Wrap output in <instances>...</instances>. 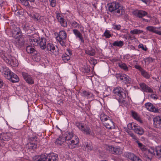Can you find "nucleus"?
<instances>
[{"label":"nucleus","mask_w":161,"mask_h":161,"mask_svg":"<svg viewBox=\"0 0 161 161\" xmlns=\"http://www.w3.org/2000/svg\"><path fill=\"white\" fill-rule=\"evenodd\" d=\"M108 10L111 12H113L114 14L118 16L123 14L125 13L123 7L120 6L119 3L115 2L109 4Z\"/></svg>","instance_id":"1"},{"label":"nucleus","mask_w":161,"mask_h":161,"mask_svg":"<svg viewBox=\"0 0 161 161\" xmlns=\"http://www.w3.org/2000/svg\"><path fill=\"white\" fill-rule=\"evenodd\" d=\"M63 137H64L65 143L67 144L69 148H71L79 142L78 138L75 136H74L71 133L66 134Z\"/></svg>","instance_id":"2"},{"label":"nucleus","mask_w":161,"mask_h":161,"mask_svg":"<svg viewBox=\"0 0 161 161\" xmlns=\"http://www.w3.org/2000/svg\"><path fill=\"white\" fill-rule=\"evenodd\" d=\"M127 127L129 129L133 130L135 133L139 135H142L144 132L142 128L134 123H129L127 125Z\"/></svg>","instance_id":"3"},{"label":"nucleus","mask_w":161,"mask_h":161,"mask_svg":"<svg viewBox=\"0 0 161 161\" xmlns=\"http://www.w3.org/2000/svg\"><path fill=\"white\" fill-rule=\"evenodd\" d=\"M76 126L84 134L86 135H91L92 134V131L89 127L86 124L82 123L76 124Z\"/></svg>","instance_id":"4"},{"label":"nucleus","mask_w":161,"mask_h":161,"mask_svg":"<svg viewBox=\"0 0 161 161\" xmlns=\"http://www.w3.org/2000/svg\"><path fill=\"white\" fill-rule=\"evenodd\" d=\"M113 92L116 95L118 96L120 99L125 98L126 94L123 89L119 87H117L114 89Z\"/></svg>","instance_id":"5"},{"label":"nucleus","mask_w":161,"mask_h":161,"mask_svg":"<svg viewBox=\"0 0 161 161\" xmlns=\"http://www.w3.org/2000/svg\"><path fill=\"white\" fill-rule=\"evenodd\" d=\"M147 151L149 153L153 155H155L156 158H158L161 156V147H156L154 150L152 148L148 150Z\"/></svg>","instance_id":"6"},{"label":"nucleus","mask_w":161,"mask_h":161,"mask_svg":"<svg viewBox=\"0 0 161 161\" xmlns=\"http://www.w3.org/2000/svg\"><path fill=\"white\" fill-rule=\"evenodd\" d=\"M40 39L39 36L37 34H34L29 39V42L31 45L36 46Z\"/></svg>","instance_id":"7"},{"label":"nucleus","mask_w":161,"mask_h":161,"mask_svg":"<svg viewBox=\"0 0 161 161\" xmlns=\"http://www.w3.org/2000/svg\"><path fill=\"white\" fill-rule=\"evenodd\" d=\"M22 75L28 84H32L34 83L33 79L31 76L29 75L27 73L23 72Z\"/></svg>","instance_id":"8"},{"label":"nucleus","mask_w":161,"mask_h":161,"mask_svg":"<svg viewBox=\"0 0 161 161\" xmlns=\"http://www.w3.org/2000/svg\"><path fill=\"white\" fill-rule=\"evenodd\" d=\"M46 48H47V50L49 53L55 55L57 54V52L55 50V48L54 45L52 43H48Z\"/></svg>","instance_id":"9"},{"label":"nucleus","mask_w":161,"mask_h":161,"mask_svg":"<svg viewBox=\"0 0 161 161\" xmlns=\"http://www.w3.org/2000/svg\"><path fill=\"white\" fill-rule=\"evenodd\" d=\"M11 134L9 133H3L0 134V142H4V141L8 140L10 138Z\"/></svg>","instance_id":"10"},{"label":"nucleus","mask_w":161,"mask_h":161,"mask_svg":"<svg viewBox=\"0 0 161 161\" xmlns=\"http://www.w3.org/2000/svg\"><path fill=\"white\" fill-rule=\"evenodd\" d=\"M146 108L149 111L155 113H158L159 112L158 108H156L152 103H147L145 105Z\"/></svg>","instance_id":"11"},{"label":"nucleus","mask_w":161,"mask_h":161,"mask_svg":"<svg viewBox=\"0 0 161 161\" xmlns=\"http://www.w3.org/2000/svg\"><path fill=\"white\" fill-rule=\"evenodd\" d=\"M34 161H47V155L42 154L36 156L33 158Z\"/></svg>","instance_id":"12"},{"label":"nucleus","mask_w":161,"mask_h":161,"mask_svg":"<svg viewBox=\"0 0 161 161\" xmlns=\"http://www.w3.org/2000/svg\"><path fill=\"white\" fill-rule=\"evenodd\" d=\"M109 148L111 152L114 154H120L122 153V149L119 146L115 147H110Z\"/></svg>","instance_id":"13"},{"label":"nucleus","mask_w":161,"mask_h":161,"mask_svg":"<svg viewBox=\"0 0 161 161\" xmlns=\"http://www.w3.org/2000/svg\"><path fill=\"white\" fill-rule=\"evenodd\" d=\"M133 14L139 18H142L146 15L147 13L146 11L142 10H136L133 12Z\"/></svg>","instance_id":"14"},{"label":"nucleus","mask_w":161,"mask_h":161,"mask_svg":"<svg viewBox=\"0 0 161 161\" xmlns=\"http://www.w3.org/2000/svg\"><path fill=\"white\" fill-rule=\"evenodd\" d=\"M140 86L142 90L145 92L152 93L153 92V90L150 87L146 85L144 83L140 84Z\"/></svg>","instance_id":"15"},{"label":"nucleus","mask_w":161,"mask_h":161,"mask_svg":"<svg viewBox=\"0 0 161 161\" xmlns=\"http://www.w3.org/2000/svg\"><path fill=\"white\" fill-rule=\"evenodd\" d=\"M140 86L142 90L145 92L152 93L153 92V90L150 87L146 85L144 83L140 84Z\"/></svg>","instance_id":"16"},{"label":"nucleus","mask_w":161,"mask_h":161,"mask_svg":"<svg viewBox=\"0 0 161 161\" xmlns=\"http://www.w3.org/2000/svg\"><path fill=\"white\" fill-rule=\"evenodd\" d=\"M104 126L107 128L111 129L114 128V125L113 121L110 119L103 123Z\"/></svg>","instance_id":"17"},{"label":"nucleus","mask_w":161,"mask_h":161,"mask_svg":"<svg viewBox=\"0 0 161 161\" xmlns=\"http://www.w3.org/2000/svg\"><path fill=\"white\" fill-rule=\"evenodd\" d=\"M12 72L7 67H3V71L2 72L3 75L7 79H10V75Z\"/></svg>","instance_id":"18"},{"label":"nucleus","mask_w":161,"mask_h":161,"mask_svg":"<svg viewBox=\"0 0 161 161\" xmlns=\"http://www.w3.org/2000/svg\"><path fill=\"white\" fill-rule=\"evenodd\" d=\"M46 40L44 38H42L40 39L37 43L39 45L40 47L42 49H45L46 47Z\"/></svg>","instance_id":"19"},{"label":"nucleus","mask_w":161,"mask_h":161,"mask_svg":"<svg viewBox=\"0 0 161 161\" xmlns=\"http://www.w3.org/2000/svg\"><path fill=\"white\" fill-rule=\"evenodd\" d=\"M16 45L19 47H23L25 43V40L23 37H20L18 39H15Z\"/></svg>","instance_id":"20"},{"label":"nucleus","mask_w":161,"mask_h":161,"mask_svg":"<svg viewBox=\"0 0 161 161\" xmlns=\"http://www.w3.org/2000/svg\"><path fill=\"white\" fill-rule=\"evenodd\" d=\"M126 157L132 161H142L139 158L131 153H128L126 154Z\"/></svg>","instance_id":"21"},{"label":"nucleus","mask_w":161,"mask_h":161,"mask_svg":"<svg viewBox=\"0 0 161 161\" xmlns=\"http://www.w3.org/2000/svg\"><path fill=\"white\" fill-rule=\"evenodd\" d=\"M153 121L156 128H161V115L156 117L154 119Z\"/></svg>","instance_id":"22"},{"label":"nucleus","mask_w":161,"mask_h":161,"mask_svg":"<svg viewBox=\"0 0 161 161\" xmlns=\"http://www.w3.org/2000/svg\"><path fill=\"white\" fill-rule=\"evenodd\" d=\"M58 156L53 153L47 155V161H58Z\"/></svg>","instance_id":"23"},{"label":"nucleus","mask_w":161,"mask_h":161,"mask_svg":"<svg viewBox=\"0 0 161 161\" xmlns=\"http://www.w3.org/2000/svg\"><path fill=\"white\" fill-rule=\"evenodd\" d=\"M9 62L8 64L14 67L18 65V63L16 58L12 56H9Z\"/></svg>","instance_id":"24"},{"label":"nucleus","mask_w":161,"mask_h":161,"mask_svg":"<svg viewBox=\"0 0 161 161\" xmlns=\"http://www.w3.org/2000/svg\"><path fill=\"white\" fill-rule=\"evenodd\" d=\"M73 31L75 36L78 37L80 39L81 42H84V40L82 34L77 30L74 29L73 30Z\"/></svg>","instance_id":"25"},{"label":"nucleus","mask_w":161,"mask_h":161,"mask_svg":"<svg viewBox=\"0 0 161 161\" xmlns=\"http://www.w3.org/2000/svg\"><path fill=\"white\" fill-rule=\"evenodd\" d=\"M34 45L28 46L26 47V51L28 53H31L36 52Z\"/></svg>","instance_id":"26"},{"label":"nucleus","mask_w":161,"mask_h":161,"mask_svg":"<svg viewBox=\"0 0 161 161\" xmlns=\"http://www.w3.org/2000/svg\"><path fill=\"white\" fill-rule=\"evenodd\" d=\"M67 37V33L64 31H61L59 32L58 36L56 37L57 38H60L61 39H66Z\"/></svg>","instance_id":"27"},{"label":"nucleus","mask_w":161,"mask_h":161,"mask_svg":"<svg viewBox=\"0 0 161 161\" xmlns=\"http://www.w3.org/2000/svg\"><path fill=\"white\" fill-rule=\"evenodd\" d=\"M12 34L13 36L15 39H18L22 37L20 30L19 31H12Z\"/></svg>","instance_id":"28"},{"label":"nucleus","mask_w":161,"mask_h":161,"mask_svg":"<svg viewBox=\"0 0 161 161\" xmlns=\"http://www.w3.org/2000/svg\"><path fill=\"white\" fill-rule=\"evenodd\" d=\"M64 142H65L64 137L61 136L59 137L56 140L55 143L57 144L60 145L64 143Z\"/></svg>","instance_id":"29"},{"label":"nucleus","mask_w":161,"mask_h":161,"mask_svg":"<svg viewBox=\"0 0 161 161\" xmlns=\"http://www.w3.org/2000/svg\"><path fill=\"white\" fill-rule=\"evenodd\" d=\"M84 147L85 148V150L87 151H90L92 149V143L90 142H87L84 145Z\"/></svg>","instance_id":"30"},{"label":"nucleus","mask_w":161,"mask_h":161,"mask_svg":"<svg viewBox=\"0 0 161 161\" xmlns=\"http://www.w3.org/2000/svg\"><path fill=\"white\" fill-rule=\"evenodd\" d=\"M132 116L135 119L137 120L141 123H142V121L139 115L136 112L132 111Z\"/></svg>","instance_id":"31"},{"label":"nucleus","mask_w":161,"mask_h":161,"mask_svg":"<svg viewBox=\"0 0 161 161\" xmlns=\"http://www.w3.org/2000/svg\"><path fill=\"white\" fill-rule=\"evenodd\" d=\"M157 28L153 27L152 26H149L146 27V29L149 31L154 32L155 33L157 34L158 31L157 30Z\"/></svg>","instance_id":"32"},{"label":"nucleus","mask_w":161,"mask_h":161,"mask_svg":"<svg viewBox=\"0 0 161 161\" xmlns=\"http://www.w3.org/2000/svg\"><path fill=\"white\" fill-rule=\"evenodd\" d=\"M32 58L33 60L35 61H39L41 60V58L40 53H37L36 52L35 53L34 55L33 56Z\"/></svg>","instance_id":"33"},{"label":"nucleus","mask_w":161,"mask_h":161,"mask_svg":"<svg viewBox=\"0 0 161 161\" xmlns=\"http://www.w3.org/2000/svg\"><path fill=\"white\" fill-rule=\"evenodd\" d=\"M13 75V77H11L10 76V79H8L12 82H17L19 81V78L18 76L15 74H12Z\"/></svg>","instance_id":"34"},{"label":"nucleus","mask_w":161,"mask_h":161,"mask_svg":"<svg viewBox=\"0 0 161 161\" xmlns=\"http://www.w3.org/2000/svg\"><path fill=\"white\" fill-rule=\"evenodd\" d=\"M100 119L104 123L105 122L107 121L108 119H110V118L104 113H102L100 115Z\"/></svg>","instance_id":"35"},{"label":"nucleus","mask_w":161,"mask_h":161,"mask_svg":"<svg viewBox=\"0 0 161 161\" xmlns=\"http://www.w3.org/2000/svg\"><path fill=\"white\" fill-rule=\"evenodd\" d=\"M124 44V42L122 41H115L113 44L112 45L114 46L121 47L123 46Z\"/></svg>","instance_id":"36"},{"label":"nucleus","mask_w":161,"mask_h":161,"mask_svg":"<svg viewBox=\"0 0 161 161\" xmlns=\"http://www.w3.org/2000/svg\"><path fill=\"white\" fill-rule=\"evenodd\" d=\"M22 4L25 6H28L29 5V1L31 2H33L35 0H20Z\"/></svg>","instance_id":"37"},{"label":"nucleus","mask_w":161,"mask_h":161,"mask_svg":"<svg viewBox=\"0 0 161 161\" xmlns=\"http://www.w3.org/2000/svg\"><path fill=\"white\" fill-rule=\"evenodd\" d=\"M143 31L140 30L135 29L130 31V32L133 34H138L143 32Z\"/></svg>","instance_id":"38"},{"label":"nucleus","mask_w":161,"mask_h":161,"mask_svg":"<svg viewBox=\"0 0 161 161\" xmlns=\"http://www.w3.org/2000/svg\"><path fill=\"white\" fill-rule=\"evenodd\" d=\"M136 142L137 143L139 147L142 151H144L146 150L147 149L145 146L142 144L140 143L138 140Z\"/></svg>","instance_id":"39"},{"label":"nucleus","mask_w":161,"mask_h":161,"mask_svg":"<svg viewBox=\"0 0 161 161\" xmlns=\"http://www.w3.org/2000/svg\"><path fill=\"white\" fill-rule=\"evenodd\" d=\"M62 58L63 61L65 62H66L70 59V57L68 55V54L65 53L62 55Z\"/></svg>","instance_id":"40"},{"label":"nucleus","mask_w":161,"mask_h":161,"mask_svg":"<svg viewBox=\"0 0 161 161\" xmlns=\"http://www.w3.org/2000/svg\"><path fill=\"white\" fill-rule=\"evenodd\" d=\"M27 145L29 149L33 150L35 149L37 147V145L33 143H29Z\"/></svg>","instance_id":"41"},{"label":"nucleus","mask_w":161,"mask_h":161,"mask_svg":"<svg viewBox=\"0 0 161 161\" xmlns=\"http://www.w3.org/2000/svg\"><path fill=\"white\" fill-rule=\"evenodd\" d=\"M58 21L60 22L62 26L64 27H66L67 26V22L64 20L63 18H62L61 19H59Z\"/></svg>","instance_id":"42"},{"label":"nucleus","mask_w":161,"mask_h":161,"mask_svg":"<svg viewBox=\"0 0 161 161\" xmlns=\"http://www.w3.org/2000/svg\"><path fill=\"white\" fill-rule=\"evenodd\" d=\"M85 52L86 54L90 55L93 56L95 54V51L92 49H91V50H86Z\"/></svg>","instance_id":"43"},{"label":"nucleus","mask_w":161,"mask_h":161,"mask_svg":"<svg viewBox=\"0 0 161 161\" xmlns=\"http://www.w3.org/2000/svg\"><path fill=\"white\" fill-rule=\"evenodd\" d=\"M142 75L146 78H149L150 75L144 69L141 72Z\"/></svg>","instance_id":"44"},{"label":"nucleus","mask_w":161,"mask_h":161,"mask_svg":"<svg viewBox=\"0 0 161 161\" xmlns=\"http://www.w3.org/2000/svg\"><path fill=\"white\" fill-rule=\"evenodd\" d=\"M128 134L134 140V141L136 142L138 140V138L136 137V136L134 135V134L132 132L130 131H129L128 132Z\"/></svg>","instance_id":"45"},{"label":"nucleus","mask_w":161,"mask_h":161,"mask_svg":"<svg viewBox=\"0 0 161 161\" xmlns=\"http://www.w3.org/2000/svg\"><path fill=\"white\" fill-rule=\"evenodd\" d=\"M10 28L12 30V31H19L20 30L19 27H17L14 25H11L10 26Z\"/></svg>","instance_id":"46"},{"label":"nucleus","mask_w":161,"mask_h":161,"mask_svg":"<svg viewBox=\"0 0 161 161\" xmlns=\"http://www.w3.org/2000/svg\"><path fill=\"white\" fill-rule=\"evenodd\" d=\"M103 35L106 38H109L112 36V34L110 33V31L108 30L105 31Z\"/></svg>","instance_id":"47"},{"label":"nucleus","mask_w":161,"mask_h":161,"mask_svg":"<svg viewBox=\"0 0 161 161\" xmlns=\"http://www.w3.org/2000/svg\"><path fill=\"white\" fill-rule=\"evenodd\" d=\"M119 66L121 69H124L125 71H127L128 69V67L124 63H119Z\"/></svg>","instance_id":"48"},{"label":"nucleus","mask_w":161,"mask_h":161,"mask_svg":"<svg viewBox=\"0 0 161 161\" xmlns=\"http://www.w3.org/2000/svg\"><path fill=\"white\" fill-rule=\"evenodd\" d=\"M57 39L60 44L62 46H64L65 45V40L66 39H61L60 38H57Z\"/></svg>","instance_id":"49"},{"label":"nucleus","mask_w":161,"mask_h":161,"mask_svg":"<svg viewBox=\"0 0 161 161\" xmlns=\"http://www.w3.org/2000/svg\"><path fill=\"white\" fill-rule=\"evenodd\" d=\"M41 17L38 14H36L33 15L32 18L35 20L39 21L40 20Z\"/></svg>","instance_id":"50"},{"label":"nucleus","mask_w":161,"mask_h":161,"mask_svg":"<svg viewBox=\"0 0 161 161\" xmlns=\"http://www.w3.org/2000/svg\"><path fill=\"white\" fill-rule=\"evenodd\" d=\"M124 75L125 74H117L116 77L118 79H120V80L123 81L125 78L124 76Z\"/></svg>","instance_id":"51"},{"label":"nucleus","mask_w":161,"mask_h":161,"mask_svg":"<svg viewBox=\"0 0 161 161\" xmlns=\"http://www.w3.org/2000/svg\"><path fill=\"white\" fill-rule=\"evenodd\" d=\"M124 76L125 78H124L123 81L125 82H130L131 81V79L129 77L125 75H124Z\"/></svg>","instance_id":"52"},{"label":"nucleus","mask_w":161,"mask_h":161,"mask_svg":"<svg viewBox=\"0 0 161 161\" xmlns=\"http://www.w3.org/2000/svg\"><path fill=\"white\" fill-rule=\"evenodd\" d=\"M79 24L75 21H74L71 23V25L73 28H76L79 27Z\"/></svg>","instance_id":"53"},{"label":"nucleus","mask_w":161,"mask_h":161,"mask_svg":"<svg viewBox=\"0 0 161 161\" xmlns=\"http://www.w3.org/2000/svg\"><path fill=\"white\" fill-rule=\"evenodd\" d=\"M144 60L145 63L147 62L149 64L150 63L153 62L154 60V59L152 58L149 57L146 58Z\"/></svg>","instance_id":"54"},{"label":"nucleus","mask_w":161,"mask_h":161,"mask_svg":"<svg viewBox=\"0 0 161 161\" xmlns=\"http://www.w3.org/2000/svg\"><path fill=\"white\" fill-rule=\"evenodd\" d=\"M91 94V93L86 91H83L82 93V96L84 97H88Z\"/></svg>","instance_id":"55"},{"label":"nucleus","mask_w":161,"mask_h":161,"mask_svg":"<svg viewBox=\"0 0 161 161\" xmlns=\"http://www.w3.org/2000/svg\"><path fill=\"white\" fill-rule=\"evenodd\" d=\"M89 62L90 63L92 64L95 65L97 63V62L96 59L93 58L89 60Z\"/></svg>","instance_id":"56"},{"label":"nucleus","mask_w":161,"mask_h":161,"mask_svg":"<svg viewBox=\"0 0 161 161\" xmlns=\"http://www.w3.org/2000/svg\"><path fill=\"white\" fill-rule=\"evenodd\" d=\"M51 6L53 7H54L56 6V2L55 0H49Z\"/></svg>","instance_id":"57"},{"label":"nucleus","mask_w":161,"mask_h":161,"mask_svg":"<svg viewBox=\"0 0 161 161\" xmlns=\"http://www.w3.org/2000/svg\"><path fill=\"white\" fill-rule=\"evenodd\" d=\"M113 28L114 29L119 30L121 28V26L120 25H113Z\"/></svg>","instance_id":"58"},{"label":"nucleus","mask_w":161,"mask_h":161,"mask_svg":"<svg viewBox=\"0 0 161 161\" xmlns=\"http://www.w3.org/2000/svg\"><path fill=\"white\" fill-rule=\"evenodd\" d=\"M3 60L7 63L8 64L9 62L10 59L9 57L8 58L4 56L3 58Z\"/></svg>","instance_id":"59"},{"label":"nucleus","mask_w":161,"mask_h":161,"mask_svg":"<svg viewBox=\"0 0 161 161\" xmlns=\"http://www.w3.org/2000/svg\"><path fill=\"white\" fill-rule=\"evenodd\" d=\"M138 47L140 48H142L143 50L145 51H146L147 48L146 46H144L142 44L139 45Z\"/></svg>","instance_id":"60"},{"label":"nucleus","mask_w":161,"mask_h":161,"mask_svg":"<svg viewBox=\"0 0 161 161\" xmlns=\"http://www.w3.org/2000/svg\"><path fill=\"white\" fill-rule=\"evenodd\" d=\"M135 67L137 69H138L141 72L143 69L141 66L138 65H135Z\"/></svg>","instance_id":"61"},{"label":"nucleus","mask_w":161,"mask_h":161,"mask_svg":"<svg viewBox=\"0 0 161 161\" xmlns=\"http://www.w3.org/2000/svg\"><path fill=\"white\" fill-rule=\"evenodd\" d=\"M150 96L152 98L154 99H158V96L155 94H152L150 95Z\"/></svg>","instance_id":"62"},{"label":"nucleus","mask_w":161,"mask_h":161,"mask_svg":"<svg viewBox=\"0 0 161 161\" xmlns=\"http://www.w3.org/2000/svg\"><path fill=\"white\" fill-rule=\"evenodd\" d=\"M67 53V54H68V55L70 57L72 54L71 52L68 49H67V53Z\"/></svg>","instance_id":"63"},{"label":"nucleus","mask_w":161,"mask_h":161,"mask_svg":"<svg viewBox=\"0 0 161 161\" xmlns=\"http://www.w3.org/2000/svg\"><path fill=\"white\" fill-rule=\"evenodd\" d=\"M3 83L2 80L0 78V88L2 87L3 86Z\"/></svg>","instance_id":"64"}]
</instances>
